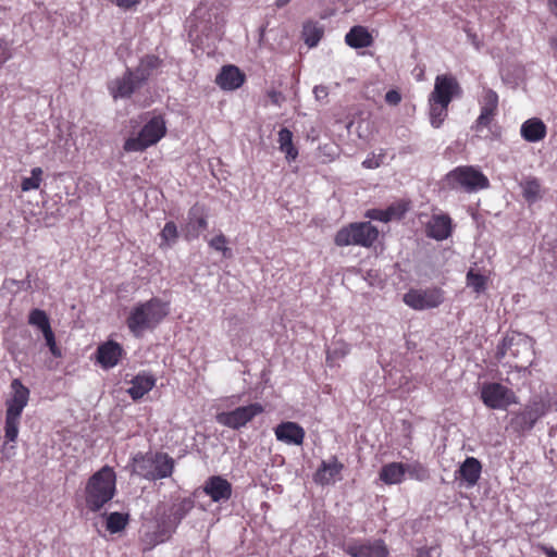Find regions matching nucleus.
<instances>
[{"label":"nucleus","instance_id":"nucleus-11","mask_svg":"<svg viewBox=\"0 0 557 557\" xmlns=\"http://www.w3.org/2000/svg\"><path fill=\"white\" fill-rule=\"evenodd\" d=\"M444 301L440 288L410 289L404 295V302L414 310H426L438 307Z\"/></svg>","mask_w":557,"mask_h":557},{"label":"nucleus","instance_id":"nucleus-17","mask_svg":"<svg viewBox=\"0 0 557 557\" xmlns=\"http://www.w3.org/2000/svg\"><path fill=\"white\" fill-rule=\"evenodd\" d=\"M203 492L212 502L224 503L232 496V485L226 479L220 475H213L205 482Z\"/></svg>","mask_w":557,"mask_h":557},{"label":"nucleus","instance_id":"nucleus-3","mask_svg":"<svg viewBox=\"0 0 557 557\" xmlns=\"http://www.w3.org/2000/svg\"><path fill=\"white\" fill-rule=\"evenodd\" d=\"M169 314V305L159 298L137 304L126 320L131 333L139 337L145 331L153 330Z\"/></svg>","mask_w":557,"mask_h":557},{"label":"nucleus","instance_id":"nucleus-22","mask_svg":"<svg viewBox=\"0 0 557 557\" xmlns=\"http://www.w3.org/2000/svg\"><path fill=\"white\" fill-rule=\"evenodd\" d=\"M245 82V74L235 65H225L215 78V83L223 90H235Z\"/></svg>","mask_w":557,"mask_h":557},{"label":"nucleus","instance_id":"nucleus-6","mask_svg":"<svg viewBox=\"0 0 557 557\" xmlns=\"http://www.w3.org/2000/svg\"><path fill=\"white\" fill-rule=\"evenodd\" d=\"M165 133V121L161 115H154L145 123L137 136L126 139L123 148L126 152L144 151L156 145Z\"/></svg>","mask_w":557,"mask_h":557},{"label":"nucleus","instance_id":"nucleus-9","mask_svg":"<svg viewBox=\"0 0 557 557\" xmlns=\"http://www.w3.org/2000/svg\"><path fill=\"white\" fill-rule=\"evenodd\" d=\"M264 408L259 403H251L247 406L237 407L231 411H223L216 414L215 420L219 424L232 430H239L246 426L257 416L261 414Z\"/></svg>","mask_w":557,"mask_h":557},{"label":"nucleus","instance_id":"nucleus-34","mask_svg":"<svg viewBox=\"0 0 557 557\" xmlns=\"http://www.w3.org/2000/svg\"><path fill=\"white\" fill-rule=\"evenodd\" d=\"M323 30L315 23L308 22L304 25L302 37L309 47H315L322 38Z\"/></svg>","mask_w":557,"mask_h":557},{"label":"nucleus","instance_id":"nucleus-39","mask_svg":"<svg viewBox=\"0 0 557 557\" xmlns=\"http://www.w3.org/2000/svg\"><path fill=\"white\" fill-rule=\"evenodd\" d=\"M417 481H425L430 478L429 470L420 462L405 463V474Z\"/></svg>","mask_w":557,"mask_h":557},{"label":"nucleus","instance_id":"nucleus-52","mask_svg":"<svg viewBox=\"0 0 557 557\" xmlns=\"http://www.w3.org/2000/svg\"><path fill=\"white\" fill-rule=\"evenodd\" d=\"M313 94H314L315 98L318 100H320V99L326 98L327 95H329V91H327V88L325 86H321L320 85V86H315L313 88Z\"/></svg>","mask_w":557,"mask_h":557},{"label":"nucleus","instance_id":"nucleus-60","mask_svg":"<svg viewBox=\"0 0 557 557\" xmlns=\"http://www.w3.org/2000/svg\"><path fill=\"white\" fill-rule=\"evenodd\" d=\"M292 0H275V7L277 9H281L285 5H287Z\"/></svg>","mask_w":557,"mask_h":557},{"label":"nucleus","instance_id":"nucleus-36","mask_svg":"<svg viewBox=\"0 0 557 557\" xmlns=\"http://www.w3.org/2000/svg\"><path fill=\"white\" fill-rule=\"evenodd\" d=\"M160 64V59L156 55H146L141 59L138 69L135 71L139 75L140 81H146L150 75V71L157 69Z\"/></svg>","mask_w":557,"mask_h":557},{"label":"nucleus","instance_id":"nucleus-20","mask_svg":"<svg viewBox=\"0 0 557 557\" xmlns=\"http://www.w3.org/2000/svg\"><path fill=\"white\" fill-rule=\"evenodd\" d=\"M123 352V347L119 343L108 341L98 346L97 361L103 369H111L119 363Z\"/></svg>","mask_w":557,"mask_h":557},{"label":"nucleus","instance_id":"nucleus-48","mask_svg":"<svg viewBox=\"0 0 557 557\" xmlns=\"http://www.w3.org/2000/svg\"><path fill=\"white\" fill-rule=\"evenodd\" d=\"M11 442L5 441L1 448L2 459H11L15 455V445L10 444Z\"/></svg>","mask_w":557,"mask_h":557},{"label":"nucleus","instance_id":"nucleus-51","mask_svg":"<svg viewBox=\"0 0 557 557\" xmlns=\"http://www.w3.org/2000/svg\"><path fill=\"white\" fill-rule=\"evenodd\" d=\"M44 337H45V341H46V345L51 348V347H54V345L57 344L55 343V337H54V333L52 331V329L46 331L45 333H42Z\"/></svg>","mask_w":557,"mask_h":557},{"label":"nucleus","instance_id":"nucleus-30","mask_svg":"<svg viewBox=\"0 0 557 557\" xmlns=\"http://www.w3.org/2000/svg\"><path fill=\"white\" fill-rule=\"evenodd\" d=\"M280 150L285 154L287 161L296 160L298 150L293 144V133L288 128H282L277 138Z\"/></svg>","mask_w":557,"mask_h":557},{"label":"nucleus","instance_id":"nucleus-32","mask_svg":"<svg viewBox=\"0 0 557 557\" xmlns=\"http://www.w3.org/2000/svg\"><path fill=\"white\" fill-rule=\"evenodd\" d=\"M522 195L529 203H534L542 197L541 184L536 178H528L521 183Z\"/></svg>","mask_w":557,"mask_h":557},{"label":"nucleus","instance_id":"nucleus-53","mask_svg":"<svg viewBox=\"0 0 557 557\" xmlns=\"http://www.w3.org/2000/svg\"><path fill=\"white\" fill-rule=\"evenodd\" d=\"M516 349H510L511 355L517 356L519 352V347H521L525 352L531 354V346L528 341H522L521 343H518Z\"/></svg>","mask_w":557,"mask_h":557},{"label":"nucleus","instance_id":"nucleus-49","mask_svg":"<svg viewBox=\"0 0 557 557\" xmlns=\"http://www.w3.org/2000/svg\"><path fill=\"white\" fill-rule=\"evenodd\" d=\"M401 96L397 90H388L385 95V101L391 106H396L400 102Z\"/></svg>","mask_w":557,"mask_h":557},{"label":"nucleus","instance_id":"nucleus-24","mask_svg":"<svg viewBox=\"0 0 557 557\" xmlns=\"http://www.w3.org/2000/svg\"><path fill=\"white\" fill-rule=\"evenodd\" d=\"M546 125L537 117H532L522 123L520 128L521 137L529 143H537L545 138Z\"/></svg>","mask_w":557,"mask_h":557},{"label":"nucleus","instance_id":"nucleus-40","mask_svg":"<svg viewBox=\"0 0 557 557\" xmlns=\"http://www.w3.org/2000/svg\"><path fill=\"white\" fill-rule=\"evenodd\" d=\"M467 286L472 288L476 294L483 293L486 289V276L475 273L473 270L467 273Z\"/></svg>","mask_w":557,"mask_h":557},{"label":"nucleus","instance_id":"nucleus-28","mask_svg":"<svg viewBox=\"0 0 557 557\" xmlns=\"http://www.w3.org/2000/svg\"><path fill=\"white\" fill-rule=\"evenodd\" d=\"M481 471V462L474 457H467L458 470L460 478L466 481L468 486H474L478 483Z\"/></svg>","mask_w":557,"mask_h":557},{"label":"nucleus","instance_id":"nucleus-46","mask_svg":"<svg viewBox=\"0 0 557 557\" xmlns=\"http://www.w3.org/2000/svg\"><path fill=\"white\" fill-rule=\"evenodd\" d=\"M441 550L437 546L422 547L417 550L416 557H440Z\"/></svg>","mask_w":557,"mask_h":557},{"label":"nucleus","instance_id":"nucleus-16","mask_svg":"<svg viewBox=\"0 0 557 557\" xmlns=\"http://www.w3.org/2000/svg\"><path fill=\"white\" fill-rule=\"evenodd\" d=\"M274 434L278 442L295 446L302 445L306 436L304 428L292 421H285L277 424L274 429Z\"/></svg>","mask_w":557,"mask_h":557},{"label":"nucleus","instance_id":"nucleus-29","mask_svg":"<svg viewBox=\"0 0 557 557\" xmlns=\"http://www.w3.org/2000/svg\"><path fill=\"white\" fill-rule=\"evenodd\" d=\"M405 478V463L389 462L382 467L380 479L388 485L399 484Z\"/></svg>","mask_w":557,"mask_h":557},{"label":"nucleus","instance_id":"nucleus-57","mask_svg":"<svg viewBox=\"0 0 557 557\" xmlns=\"http://www.w3.org/2000/svg\"><path fill=\"white\" fill-rule=\"evenodd\" d=\"M550 12L557 17V0H547Z\"/></svg>","mask_w":557,"mask_h":557},{"label":"nucleus","instance_id":"nucleus-55","mask_svg":"<svg viewBox=\"0 0 557 557\" xmlns=\"http://www.w3.org/2000/svg\"><path fill=\"white\" fill-rule=\"evenodd\" d=\"M542 550L547 555V557H557V550H555L552 546H542Z\"/></svg>","mask_w":557,"mask_h":557},{"label":"nucleus","instance_id":"nucleus-58","mask_svg":"<svg viewBox=\"0 0 557 557\" xmlns=\"http://www.w3.org/2000/svg\"><path fill=\"white\" fill-rule=\"evenodd\" d=\"M549 44L554 51V55L557 58V35L550 38Z\"/></svg>","mask_w":557,"mask_h":557},{"label":"nucleus","instance_id":"nucleus-21","mask_svg":"<svg viewBox=\"0 0 557 557\" xmlns=\"http://www.w3.org/2000/svg\"><path fill=\"white\" fill-rule=\"evenodd\" d=\"M498 107V96L494 90H486L483 97L481 113L475 121L474 128L480 132L482 128L487 127L496 114Z\"/></svg>","mask_w":557,"mask_h":557},{"label":"nucleus","instance_id":"nucleus-44","mask_svg":"<svg viewBox=\"0 0 557 557\" xmlns=\"http://www.w3.org/2000/svg\"><path fill=\"white\" fill-rule=\"evenodd\" d=\"M384 210L386 213L387 221L389 222L392 220L401 219L403 215L405 214V212L407 211V208L403 203L397 202V203L391 205L388 208H386Z\"/></svg>","mask_w":557,"mask_h":557},{"label":"nucleus","instance_id":"nucleus-43","mask_svg":"<svg viewBox=\"0 0 557 557\" xmlns=\"http://www.w3.org/2000/svg\"><path fill=\"white\" fill-rule=\"evenodd\" d=\"M209 246L212 249L222 252L225 258H230L232 256V250L227 247V239L222 233L211 238L209 240Z\"/></svg>","mask_w":557,"mask_h":557},{"label":"nucleus","instance_id":"nucleus-45","mask_svg":"<svg viewBox=\"0 0 557 557\" xmlns=\"http://www.w3.org/2000/svg\"><path fill=\"white\" fill-rule=\"evenodd\" d=\"M385 158V151L381 149V151L376 153H371L368 158L362 162V166L366 169H376L379 168Z\"/></svg>","mask_w":557,"mask_h":557},{"label":"nucleus","instance_id":"nucleus-47","mask_svg":"<svg viewBox=\"0 0 557 557\" xmlns=\"http://www.w3.org/2000/svg\"><path fill=\"white\" fill-rule=\"evenodd\" d=\"M366 216L371 220H377V221L385 222V223L388 222L387 218H386L385 210H382V209L368 210L366 213Z\"/></svg>","mask_w":557,"mask_h":557},{"label":"nucleus","instance_id":"nucleus-2","mask_svg":"<svg viewBox=\"0 0 557 557\" xmlns=\"http://www.w3.org/2000/svg\"><path fill=\"white\" fill-rule=\"evenodd\" d=\"M116 492V475L113 468L102 467L95 472L85 486V504L88 510L98 512L108 504Z\"/></svg>","mask_w":557,"mask_h":557},{"label":"nucleus","instance_id":"nucleus-56","mask_svg":"<svg viewBox=\"0 0 557 557\" xmlns=\"http://www.w3.org/2000/svg\"><path fill=\"white\" fill-rule=\"evenodd\" d=\"M29 275H27V280L25 281H22V282H15L13 281V283L17 284L18 285V288L21 289H29L30 288V281L28 280Z\"/></svg>","mask_w":557,"mask_h":557},{"label":"nucleus","instance_id":"nucleus-41","mask_svg":"<svg viewBox=\"0 0 557 557\" xmlns=\"http://www.w3.org/2000/svg\"><path fill=\"white\" fill-rule=\"evenodd\" d=\"M30 177H24L21 184V188L23 191H29L34 189H38L40 186V183L42 181V169L41 168H34L32 170Z\"/></svg>","mask_w":557,"mask_h":557},{"label":"nucleus","instance_id":"nucleus-31","mask_svg":"<svg viewBox=\"0 0 557 557\" xmlns=\"http://www.w3.org/2000/svg\"><path fill=\"white\" fill-rule=\"evenodd\" d=\"M448 103L438 102L429 98V116L433 127L438 128L447 117Z\"/></svg>","mask_w":557,"mask_h":557},{"label":"nucleus","instance_id":"nucleus-54","mask_svg":"<svg viewBox=\"0 0 557 557\" xmlns=\"http://www.w3.org/2000/svg\"><path fill=\"white\" fill-rule=\"evenodd\" d=\"M468 39L471 41V44L474 46L476 50L481 48V41L479 40L478 36L470 30H467Z\"/></svg>","mask_w":557,"mask_h":557},{"label":"nucleus","instance_id":"nucleus-61","mask_svg":"<svg viewBox=\"0 0 557 557\" xmlns=\"http://www.w3.org/2000/svg\"><path fill=\"white\" fill-rule=\"evenodd\" d=\"M50 349V352L54 356V357H61V350L59 349V347L57 346V344L54 345V347H51L49 348Z\"/></svg>","mask_w":557,"mask_h":557},{"label":"nucleus","instance_id":"nucleus-59","mask_svg":"<svg viewBox=\"0 0 557 557\" xmlns=\"http://www.w3.org/2000/svg\"><path fill=\"white\" fill-rule=\"evenodd\" d=\"M270 97L272 99V101L275 103V104H278L280 102V97H281V94L280 92H276V91H271L270 92Z\"/></svg>","mask_w":557,"mask_h":557},{"label":"nucleus","instance_id":"nucleus-27","mask_svg":"<svg viewBox=\"0 0 557 557\" xmlns=\"http://www.w3.org/2000/svg\"><path fill=\"white\" fill-rule=\"evenodd\" d=\"M345 42L354 49L368 48L372 46L373 37L366 27L357 25L346 34Z\"/></svg>","mask_w":557,"mask_h":557},{"label":"nucleus","instance_id":"nucleus-15","mask_svg":"<svg viewBox=\"0 0 557 557\" xmlns=\"http://www.w3.org/2000/svg\"><path fill=\"white\" fill-rule=\"evenodd\" d=\"M141 82L139 75L127 70L122 77L111 81L108 88L114 99L128 98Z\"/></svg>","mask_w":557,"mask_h":557},{"label":"nucleus","instance_id":"nucleus-10","mask_svg":"<svg viewBox=\"0 0 557 557\" xmlns=\"http://www.w3.org/2000/svg\"><path fill=\"white\" fill-rule=\"evenodd\" d=\"M481 399L491 409H506L517 404L516 394L500 383H486L481 388Z\"/></svg>","mask_w":557,"mask_h":557},{"label":"nucleus","instance_id":"nucleus-50","mask_svg":"<svg viewBox=\"0 0 557 557\" xmlns=\"http://www.w3.org/2000/svg\"><path fill=\"white\" fill-rule=\"evenodd\" d=\"M140 0H115V4L124 10H128L139 3Z\"/></svg>","mask_w":557,"mask_h":557},{"label":"nucleus","instance_id":"nucleus-33","mask_svg":"<svg viewBox=\"0 0 557 557\" xmlns=\"http://www.w3.org/2000/svg\"><path fill=\"white\" fill-rule=\"evenodd\" d=\"M160 237H161V243H160L159 247L161 249H166V248L172 247L178 238V231H177L176 224L173 221L166 222L160 233Z\"/></svg>","mask_w":557,"mask_h":557},{"label":"nucleus","instance_id":"nucleus-13","mask_svg":"<svg viewBox=\"0 0 557 557\" xmlns=\"http://www.w3.org/2000/svg\"><path fill=\"white\" fill-rule=\"evenodd\" d=\"M460 90L461 88L456 77L450 74H441L435 77L434 89L429 98L449 104L454 97L459 95Z\"/></svg>","mask_w":557,"mask_h":557},{"label":"nucleus","instance_id":"nucleus-8","mask_svg":"<svg viewBox=\"0 0 557 557\" xmlns=\"http://www.w3.org/2000/svg\"><path fill=\"white\" fill-rule=\"evenodd\" d=\"M451 188H460L467 193H475L490 186L488 178L473 166H458L446 175Z\"/></svg>","mask_w":557,"mask_h":557},{"label":"nucleus","instance_id":"nucleus-18","mask_svg":"<svg viewBox=\"0 0 557 557\" xmlns=\"http://www.w3.org/2000/svg\"><path fill=\"white\" fill-rule=\"evenodd\" d=\"M12 395L7 401V412L22 416L24 408L29 400V389L23 385L21 380L14 379L11 382Z\"/></svg>","mask_w":557,"mask_h":557},{"label":"nucleus","instance_id":"nucleus-23","mask_svg":"<svg viewBox=\"0 0 557 557\" xmlns=\"http://www.w3.org/2000/svg\"><path fill=\"white\" fill-rule=\"evenodd\" d=\"M346 553L351 557H386L387 548L381 541L373 543H354L345 548Z\"/></svg>","mask_w":557,"mask_h":557},{"label":"nucleus","instance_id":"nucleus-38","mask_svg":"<svg viewBox=\"0 0 557 557\" xmlns=\"http://www.w3.org/2000/svg\"><path fill=\"white\" fill-rule=\"evenodd\" d=\"M128 521V515L121 512H111L107 517V530L110 533H119L125 529Z\"/></svg>","mask_w":557,"mask_h":557},{"label":"nucleus","instance_id":"nucleus-12","mask_svg":"<svg viewBox=\"0 0 557 557\" xmlns=\"http://www.w3.org/2000/svg\"><path fill=\"white\" fill-rule=\"evenodd\" d=\"M549 409V403L544 399H534L512 418V424L519 431L531 430L536 421L544 417Z\"/></svg>","mask_w":557,"mask_h":557},{"label":"nucleus","instance_id":"nucleus-19","mask_svg":"<svg viewBox=\"0 0 557 557\" xmlns=\"http://www.w3.org/2000/svg\"><path fill=\"white\" fill-rule=\"evenodd\" d=\"M451 231V219L444 213L433 214L425 226L426 235L436 240L447 239Z\"/></svg>","mask_w":557,"mask_h":557},{"label":"nucleus","instance_id":"nucleus-42","mask_svg":"<svg viewBox=\"0 0 557 557\" xmlns=\"http://www.w3.org/2000/svg\"><path fill=\"white\" fill-rule=\"evenodd\" d=\"M349 352V346L345 343H335L332 348H330L326 352V362L330 366H333L334 362L338 359H343Z\"/></svg>","mask_w":557,"mask_h":557},{"label":"nucleus","instance_id":"nucleus-7","mask_svg":"<svg viewBox=\"0 0 557 557\" xmlns=\"http://www.w3.org/2000/svg\"><path fill=\"white\" fill-rule=\"evenodd\" d=\"M379 237V231L370 222L351 223L347 227L341 228L335 235V244L339 247L345 246H372Z\"/></svg>","mask_w":557,"mask_h":557},{"label":"nucleus","instance_id":"nucleus-5","mask_svg":"<svg viewBox=\"0 0 557 557\" xmlns=\"http://www.w3.org/2000/svg\"><path fill=\"white\" fill-rule=\"evenodd\" d=\"M189 23L191 32L195 33L197 37L199 34H202L207 37L212 36L213 38H218L225 24V18L220 8L214 7L207 9L200 5L194 11Z\"/></svg>","mask_w":557,"mask_h":557},{"label":"nucleus","instance_id":"nucleus-35","mask_svg":"<svg viewBox=\"0 0 557 557\" xmlns=\"http://www.w3.org/2000/svg\"><path fill=\"white\" fill-rule=\"evenodd\" d=\"M21 416L5 412L4 437L5 441L15 443L18 436Z\"/></svg>","mask_w":557,"mask_h":557},{"label":"nucleus","instance_id":"nucleus-4","mask_svg":"<svg viewBox=\"0 0 557 557\" xmlns=\"http://www.w3.org/2000/svg\"><path fill=\"white\" fill-rule=\"evenodd\" d=\"M173 470L174 460L165 453L137 454L132 460V472L150 481L169 478Z\"/></svg>","mask_w":557,"mask_h":557},{"label":"nucleus","instance_id":"nucleus-14","mask_svg":"<svg viewBox=\"0 0 557 557\" xmlns=\"http://www.w3.org/2000/svg\"><path fill=\"white\" fill-rule=\"evenodd\" d=\"M207 214L202 206L195 205L188 212L182 232L186 240L190 242L199 237L207 228Z\"/></svg>","mask_w":557,"mask_h":557},{"label":"nucleus","instance_id":"nucleus-1","mask_svg":"<svg viewBox=\"0 0 557 557\" xmlns=\"http://www.w3.org/2000/svg\"><path fill=\"white\" fill-rule=\"evenodd\" d=\"M194 508L191 498H182L170 506H158L153 520L145 525L141 535L144 550H150L171 539L182 520Z\"/></svg>","mask_w":557,"mask_h":557},{"label":"nucleus","instance_id":"nucleus-37","mask_svg":"<svg viewBox=\"0 0 557 557\" xmlns=\"http://www.w3.org/2000/svg\"><path fill=\"white\" fill-rule=\"evenodd\" d=\"M28 323L39 329L42 333L51 329L49 318L41 309H33L29 312Z\"/></svg>","mask_w":557,"mask_h":557},{"label":"nucleus","instance_id":"nucleus-26","mask_svg":"<svg viewBox=\"0 0 557 557\" xmlns=\"http://www.w3.org/2000/svg\"><path fill=\"white\" fill-rule=\"evenodd\" d=\"M342 469L343 465L335 457L327 461L323 460L314 474V480L322 485L330 484Z\"/></svg>","mask_w":557,"mask_h":557},{"label":"nucleus","instance_id":"nucleus-25","mask_svg":"<svg viewBox=\"0 0 557 557\" xmlns=\"http://www.w3.org/2000/svg\"><path fill=\"white\" fill-rule=\"evenodd\" d=\"M132 386L127 389L128 395L134 400H138L150 392L156 385V377L149 373H138L132 381Z\"/></svg>","mask_w":557,"mask_h":557}]
</instances>
